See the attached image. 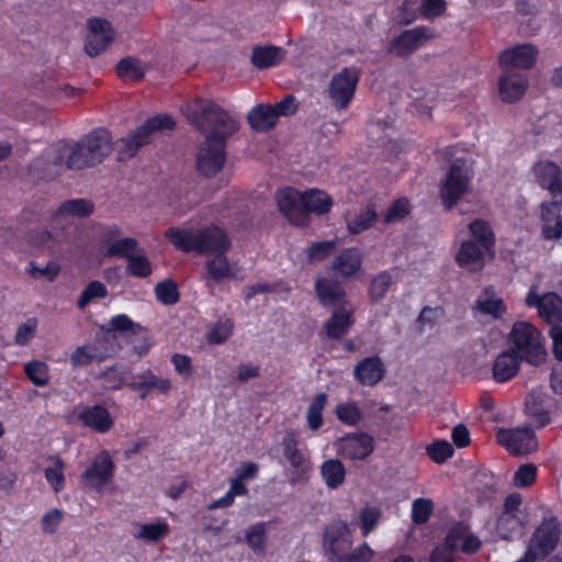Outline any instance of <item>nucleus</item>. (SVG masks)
<instances>
[{"label": "nucleus", "instance_id": "nucleus-36", "mask_svg": "<svg viewBox=\"0 0 562 562\" xmlns=\"http://www.w3.org/2000/svg\"><path fill=\"white\" fill-rule=\"evenodd\" d=\"M92 211L93 205L88 200L72 199L60 204L52 220L56 225H59L65 217H85L89 216Z\"/></svg>", "mask_w": 562, "mask_h": 562}, {"label": "nucleus", "instance_id": "nucleus-59", "mask_svg": "<svg viewBox=\"0 0 562 562\" xmlns=\"http://www.w3.org/2000/svg\"><path fill=\"white\" fill-rule=\"evenodd\" d=\"M247 544L255 551L261 552L266 544V527L263 524L251 526L245 536Z\"/></svg>", "mask_w": 562, "mask_h": 562}, {"label": "nucleus", "instance_id": "nucleus-64", "mask_svg": "<svg viewBox=\"0 0 562 562\" xmlns=\"http://www.w3.org/2000/svg\"><path fill=\"white\" fill-rule=\"evenodd\" d=\"M374 552L368 543L363 542L352 551L347 552L341 562H368L372 559Z\"/></svg>", "mask_w": 562, "mask_h": 562}, {"label": "nucleus", "instance_id": "nucleus-4", "mask_svg": "<svg viewBox=\"0 0 562 562\" xmlns=\"http://www.w3.org/2000/svg\"><path fill=\"white\" fill-rule=\"evenodd\" d=\"M442 156L451 160L440 182L439 195L446 210H451L470 189L473 172L469 161L463 156H457L454 147H447L441 151Z\"/></svg>", "mask_w": 562, "mask_h": 562}, {"label": "nucleus", "instance_id": "nucleus-14", "mask_svg": "<svg viewBox=\"0 0 562 562\" xmlns=\"http://www.w3.org/2000/svg\"><path fill=\"white\" fill-rule=\"evenodd\" d=\"M526 304L529 307H535L538 311L540 318L548 323L562 322V297L554 292H548L543 295L538 294L537 285H531L526 299Z\"/></svg>", "mask_w": 562, "mask_h": 562}, {"label": "nucleus", "instance_id": "nucleus-44", "mask_svg": "<svg viewBox=\"0 0 562 562\" xmlns=\"http://www.w3.org/2000/svg\"><path fill=\"white\" fill-rule=\"evenodd\" d=\"M65 464L59 457H50L44 467V476L55 493L65 487Z\"/></svg>", "mask_w": 562, "mask_h": 562}, {"label": "nucleus", "instance_id": "nucleus-5", "mask_svg": "<svg viewBox=\"0 0 562 562\" xmlns=\"http://www.w3.org/2000/svg\"><path fill=\"white\" fill-rule=\"evenodd\" d=\"M175 123L170 116L157 115L147 120L135 132L116 143L119 159H128L134 157L138 149L150 143L164 131L172 130Z\"/></svg>", "mask_w": 562, "mask_h": 562}, {"label": "nucleus", "instance_id": "nucleus-2", "mask_svg": "<svg viewBox=\"0 0 562 562\" xmlns=\"http://www.w3.org/2000/svg\"><path fill=\"white\" fill-rule=\"evenodd\" d=\"M113 149L112 138L106 130H95L81 138L75 146L58 145L54 151L53 164L58 167L56 172L64 169H85L93 167Z\"/></svg>", "mask_w": 562, "mask_h": 562}, {"label": "nucleus", "instance_id": "nucleus-20", "mask_svg": "<svg viewBox=\"0 0 562 562\" xmlns=\"http://www.w3.org/2000/svg\"><path fill=\"white\" fill-rule=\"evenodd\" d=\"M493 256L494 250H490L474 240H464L456 255V262L464 270L477 272L485 267L487 259L493 258Z\"/></svg>", "mask_w": 562, "mask_h": 562}, {"label": "nucleus", "instance_id": "nucleus-37", "mask_svg": "<svg viewBox=\"0 0 562 562\" xmlns=\"http://www.w3.org/2000/svg\"><path fill=\"white\" fill-rule=\"evenodd\" d=\"M108 355L101 350L99 342L94 341L77 347L70 355V364L76 369L93 361H102Z\"/></svg>", "mask_w": 562, "mask_h": 562}, {"label": "nucleus", "instance_id": "nucleus-28", "mask_svg": "<svg viewBox=\"0 0 562 562\" xmlns=\"http://www.w3.org/2000/svg\"><path fill=\"white\" fill-rule=\"evenodd\" d=\"M355 379L362 385H375L384 375V366L379 357H369L353 369Z\"/></svg>", "mask_w": 562, "mask_h": 562}, {"label": "nucleus", "instance_id": "nucleus-23", "mask_svg": "<svg viewBox=\"0 0 562 562\" xmlns=\"http://www.w3.org/2000/svg\"><path fill=\"white\" fill-rule=\"evenodd\" d=\"M355 306L351 303L335 307L331 317L325 323V330L329 338L339 339L345 336L355 323Z\"/></svg>", "mask_w": 562, "mask_h": 562}, {"label": "nucleus", "instance_id": "nucleus-31", "mask_svg": "<svg viewBox=\"0 0 562 562\" xmlns=\"http://www.w3.org/2000/svg\"><path fill=\"white\" fill-rule=\"evenodd\" d=\"M315 291L323 305L338 307L344 303H349L342 286L336 281L326 278L318 279L315 283Z\"/></svg>", "mask_w": 562, "mask_h": 562}, {"label": "nucleus", "instance_id": "nucleus-13", "mask_svg": "<svg viewBox=\"0 0 562 562\" xmlns=\"http://www.w3.org/2000/svg\"><path fill=\"white\" fill-rule=\"evenodd\" d=\"M496 438L513 454H528L538 447L535 432L529 427L499 429Z\"/></svg>", "mask_w": 562, "mask_h": 562}, {"label": "nucleus", "instance_id": "nucleus-61", "mask_svg": "<svg viewBox=\"0 0 562 562\" xmlns=\"http://www.w3.org/2000/svg\"><path fill=\"white\" fill-rule=\"evenodd\" d=\"M537 476V468L533 464L520 465L513 476V484L522 488L531 485Z\"/></svg>", "mask_w": 562, "mask_h": 562}, {"label": "nucleus", "instance_id": "nucleus-21", "mask_svg": "<svg viewBox=\"0 0 562 562\" xmlns=\"http://www.w3.org/2000/svg\"><path fill=\"white\" fill-rule=\"evenodd\" d=\"M552 398L541 390H532L526 397L525 412L538 428L547 426L551 418Z\"/></svg>", "mask_w": 562, "mask_h": 562}, {"label": "nucleus", "instance_id": "nucleus-8", "mask_svg": "<svg viewBox=\"0 0 562 562\" xmlns=\"http://www.w3.org/2000/svg\"><path fill=\"white\" fill-rule=\"evenodd\" d=\"M560 531L554 518L543 519L530 538L528 549L522 558L516 562H536L544 559L557 547Z\"/></svg>", "mask_w": 562, "mask_h": 562}, {"label": "nucleus", "instance_id": "nucleus-22", "mask_svg": "<svg viewBox=\"0 0 562 562\" xmlns=\"http://www.w3.org/2000/svg\"><path fill=\"white\" fill-rule=\"evenodd\" d=\"M532 172L538 183L550 191L557 203H562V178L559 167L551 161H539L533 166Z\"/></svg>", "mask_w": 562, "mask_h": 562}, {"label": "nucleus", "instance_id": "nucleus-45", "mask_svg": "<svg viewBox=\"0 0 562 562\" xmlns=\"http://www.w3.org/2000/svg\"><path fill=\"white\" fill-rule=\"evenodd\" d=\"M469 232L476 244L494 250L495 237L488 222L477 218L469 224Z\"/></svg>", "mask_w": 562, "mask_h": 562}, {"label": "nucleus", "instance_id": "nucleus-17", "mask_svg": "<svg viewBox=\"0 0 562 562\" xmlns=\"http://www.w3.org/2000/svg\"><path fill=\"white\" fill-rule=\"evenodd\" d=\"M302 192L293 188H282L276 193L279 211L296 226L306 225Z\"/></svg>", "mask_w": 562, "mask_h": 562}, {"label": "nucleus", "instance_id": "nucleus-11", "mask_svg": "<svg viewBox=\"0 0 562 562\" xmlns=\"http://www.w3.org/2000/svg\"><path fill=\"white\" fill-rule=\"evenodd\" d=\"M285 460L291 465L289 482L291 485L305 481L311 471V461L306 452L299 448V439L294 432H289L282 440Z\"/></svg>", "mask_w": 562, "mask_h": 562}, {"label": "nucleus", "instance_id": "nucleus-39", "mask_svg": "<svg viewBox=\"0 0 562 562\" xmlns=\"http://www.w3.org/2000/svg\"><path fill=\"white\" fill-rule=\"evenodd\" d=\"M149 66L135 57H125L116 66L117 76L126 82H136L144 78Z\"/></svg>", "mask_w": 562, "mask_h": 562}, {"label": "nucleus", "instance_id": "nucleus-7", "mask_svg": "<svg viewBox=\"0 0 562 562\" xmlns=\"http://www.w3.org/2000/svg\"><path fill=\"white\" fill-rule=\"evenodd\" d=\"M528 513L522 507V499L519 494L507 496L496 519L495 530L504 540H514L524 535L528 525Z\"/></svg>", "mask_w": 562, "mask_h": 562}, {"label": "nucleus", "instance_id": "nucleus-52", "mask_svg": "<svg viewBox=\"0 0 562 562\" xmlns=\"http://www.w3.org/2000/svg\"><path fill=\"white\" fill-rule=\"evenodd\" d=\"M335 412L337 418L348 426H355L362 418L361 411L355 402L338 404Z\"/></svg>", "mask_w": 562, "mask_h": 562}, {"label": "nucleus", "instance_id": "nucleus-32", "mask_svg": "<svg viewBox=\"0 0 562 562\" xmlns=\"http://www.w3.org/2000/svg\"><path fill=\"white\" fill-rule=\"evenodd\" d=\"M81 423L98 432H106L113 426V419L106 408L100 405H94L83 409L79 414Z\"/></svg>", "mask_w": 562, "mask_h": 562}, {"label": "nucleus", "instance_id": "nucleus-53", "mask_svg": "<svg viewBox=\"0 0 562 562\" xmlns=\"http://www.w3.org/2000/svg\"><path fill=\"white\" fill-rule=\"evenodd\" d=\"M127 271L138 278H146L151 273V266L143 249H139L128 259Z\"/></svg>", "mask_w": 562, "mask_h": 562}, {"label": "nucleus", "instance_id": "nucleus-24", "mask_svg": "<svg viewBox=\"0 0 562 562\" xmlns=\"http://www.w3.org/2000/svg\"><path fill=\"white\" fill-rule=\"evenodd\" d=\"M528 80L519 71H502L498 82L501 98L506 102L519 100L526 92Z\"/></svg>", "mask_w": 562, "mask_h": 562}, {"label": "nucleus", "instance_id": "nucleus-58", "mask_svg": "<svg viewBox=\"0 0 562 562\" xmlns=\"http://www.w3.org/2000/svg\"><path fill=\"white\" fill-rule=\"evenodd\" d=\"M411 205L407 199H397L383 216L385 224L397 223L409 214Z\"/></svg>", "mask_w": 562, "mask_h": 562}, {"label": "nucleus", "instance_id": "nucleus-33", "mask_svg": "<svg viewBox=\"0 0 562 562\" xmlns=\"http://www.w3.org/2000/svg\"><path fill=\"white\" fill-rule=\"evenodd\" d=\"M302 202L304 203V215L306 223L308 222V214L323 215L330 211L333 199L323 190L311 189L302 192Z\"/></svg>", "mask_w": 562, "mask_h": 562}, {"label": "nucleus", "instance_id": "nucleus-34", "mask_svg": "<svg viewBox=\"0 0 562 562\" xmlns=\"http://www.w3.org/2000/svg\"><path fill=\"white\" fill-rule=\"evenodd\" d=\"M247 121L254 131L263 133L276 126L278 113L272 105L259 104L248 113Z\"/></svg>", "mask_w": 562, "mask_h": 562}, {"label": "nucleus", "instance_id": "nucleus-60", "mask_svg": "<svg viewBox=\"0 0 562 562\" xmlns=\"http://www.w3.org/2000/svg\"><path fill=\"white\" fill-rule=\"evenodd\" d=\"M434 504L428 498H417L413 502L412 519L416 524H425L431 516Z\"/></svg>", "mask_w": 562, "mask_h": 562}, {"label": "nucleus", "instance_id": "nucleus-62", "mask_svg": "<svg viewBox=\"0 0 562 562\" xmlns=\"http://www.w3.org/2000/svg\"><path fill=\"white\" fill-rule=\"evenodd\" d=\"M392 279L391 276L387 272H382L379 276H376L371 283L370 286V297L373 301L381 300L386 292L389 291V288L391 285Z\"/></svg>", "mask_w": 562, "mask_h": 562}, {"label": "nucleus", "instance_id": "nucleus-41", "mask_svg": "<svg viewBox=\"0 0 562 562\" xmlns=\"http://www.w3.org/2000/svg\"><path fill=\"white\" fill-rule=\"evenodd\" d=\"M130 386L135 391L155 390L160 394H166L171 387V382L169 379L159 378L155 375L150 370H147L137 375L135 380L130 384Z\"/></svg>", "mask_w": 562, "mask_h": 562}, {"label": "nucleus", "instance_id": "nucleus-6", "mask_svg": "<svg viewBox=\"0 0 562 562\" xmlns=\"http://www.w3.org/2000/svg\"><path fill=\"white\" fill-rule=\"evenodd\" d=\"M509 342L517 355L530 364L538 366L546 359L541 334L529 322H516L513 325Z\"/></svg>", "mask_w": 562, "mask_h": 562}, {"label": "nucleus", "instance_id": "nucleus-27", "mask_svg": "<svg viewBox=\"0 0 562 562\" xmlns=\"http://www.w3.org/2000/svg\"><path fill=\"white\" fill-rule=\"evenodd\" d=\"M521 359L513 348L501 352L493 364V379L501 383L513 379L519 370Z\"/></svg>", "mask_w": 562, "mask_h": 562}, {"label": "nucleus", "instance_id": "nucleus-42", "mask_svg": "<svg viewBox=\"0 0 562 562\" xmlns=\"http://www.w3.org/2000/svg\"><path fill=\"white\" fill-rule=\"evenodd\" d=\"M321 475L328 488L336 490L344 483L346 470L341 461L329 459L321 465Z\"/></svg>", "mask_w": 562, "mask_h": 562}, {"label": "nucleus", "instance_id": "nucleus-38", "mask_svg": "<svg viewBox=\"0 0 562 562\" xmlns=\"http://www.w3.org/2000/svg\"><path fill=\"white\" fill-rule=\"evenodd\" d=\"M284 58V52L277 46H256L252 49L251 63L258 69L279 65Z\"/></svg>", "mask_w": 562, "mask_h": 562}, {"label": "nucleus", "instance_id": "nucleus-55", "mask_svg": "<svg viewBox=\"0 0 562 562\" xmlns=\"http://www.w3.org/2000/svg\"><path fill=\"white\" fill-rule=\"evenodd\" d=\"M108 295L105 285L100 281L90 282L81 292L77 305L79 308H85L92 300L102 299Z\"/></svg>", "mask_w": 562, "mask_h": 562}, {"label": "nucleus", "instance_id": "nucleus-25", "mask_svg": "<svg viewBox=\"0 0 562 562\" xmlns=\"http://www.w3.org/2000/svg\"><path fill=\"white\" fill-rule=\"evenodd\" d=\"M446 539L454 553L462 551L470 554L477 551L482 544L481 539L464 525L452 527Z\"/></svg>", "mask_w": 562, "mask_h": 562}, {"label": "nucleus", "instance_id": "nucleus-1", "mask_svg": "<svg viewBox=\"0 0 562 562\" xmlns=\"http://www.w3.org/2000/svg\"><path fill=\"white\" fill-rule=\"evenodd\" d=\"M182 114L206 137L196 154V168L205 176L216 175L224 166L225 143L237 130V121L209 99L195 98L181 105Z\"/></svg>", "mask_w": 562, "mask_h": 562}, {"label": "nucleus", "instance_id": "nucleus-3", "mask_svg": "<svg viewBox=\"0 0 562 562\" xmlns=\"http://www.w3.org/2000/svg\"><path fill=\"white\" fill-rule=\"evenodd\" d=\"M166 236L172 245L184 252L194 251L200 255L225 252L231 247L227 234L218 226L203 228H169Z\"/></svg>", "mask_w": 562, "mask_h": 562}, {"label": "nucleus", "instance_id": "nucleus-56", "mask_svg": "<svg viewBox=\"0 0 562 562\" xmlns=\"http://www.w3.org/2000/svg\"><path fill=\"white\" fill-rule=\"evenodd\" d=\"M428 457L436 463H443L452 457L454 449L447 440H438L426 448Z\"/></svg>", "mask_w": 562, "mask_h": 562}, {"label": "nucleus", "instance_id": "nucleus-35", "mask_svg": "<svg viewBox=\"0 0 562 562\" xmlns=\"http://www.w3.org/2000/svg\"><path fill=\"white\" fill-rule=\"evenodd\" d=\"M361 267V256L357 248H347L335 257L331 268L338 276L351 277Z\"/></svg>", "mask_w": 562, "mask_h": 562}, {"label": "nucleus", "instance_id": "nucleus-54", "mask_svg": "<svg viewBox=\"0 0 562 562\" xmlns=\"http://www.w3.org/2000/svg\"><path fill=\"white\" fill-rule=\"evenodd\" d=\"M38 328L36 317H30L16 328L14 335V344L18 346H26L35 336Z\"/></svg>", "mask_w": 562, "mask_h": 562}, {"label": "nucleus", "instance_id": "nucleus-63", "mask_svg": "<svg viewBox=\"0 0 562 562\" xmlns=\"http://www.w3.org/2000/svg\"><path fill=\"white\" fill-rule=\"evenodd\" d=\"M64 512L57 508L50 509L41 519V528L44 533L52 535L56 532L59 524L64 519Z\"/></svg>", "mask_w": 562, "mask_h": 562}, {"label": "nucleus", "instance_id": "nucleus-29", "mask_svg": "<svg viewBox=\"0 0 562 562\" xmlns=\"http://www.w3.org/2000/svg\"><path fill=\"white\" fill-rule=\"evenodd\" d=\"M475 308L492 319H501L507 312L503 299L492 288H485L475 301Z\"/></svg>", "mask_w": 562, "mask_h": 562}, {"label": "nucleus", "instance_id": "nucleus-15", "mask_svg": "<svg viewBox=\"0 0 562 562\" xmlns=\"http://www.w3.org/2000/svg\"><path fill=\"white\" fill-rule=\"evenodd\" d=\"M87 29L85 50L89 56L94 57L108 48L115 33L109 21L99 18L89 19Z\"/></svg>", "mask_w": 562, "mask_h": 562}, {"label": "nucleus", "instance_id": "nucleus-49", "mask_svg": "<svg viewBox=\"0 0 562 562\" xmlns=\"http://www.w3.org/2000/svg\"><path fill=\"white\" fill-rule=\"evenodd\" d=\"M155 295L157 301L164 305H173L179 301L178 286L170 279L164 280L156 284Z\"/></svg>", "mask_w": 562, "mask_h": 562}, {"label": "nucleus", "instance_id": "nucleus-18", "mask_svg": "<svg viewBox=\"0 0 562 562\" xmlns=\"http://www.w3.org/2000/svg\"><path fill=\"white\" fill-rule=\"evenodd\" d=\"M538 49L531 44H521L505 49L499 55L502 71H518L531 68L537 59Z\"/></svg>", "mask_w": 562, "mask_h": 562}, {"label": "nucleus", "instance_id": "nucleus-48", "mask_svg": "<svg viewBox=\"0 0 562 562\" xmlns=\"http://www.w3.org/2000/svg\"><path fill=\"white\" fill-rule=\"evenodd\" d=\"M139 250L138 243L133 237H125L119 240L113 241L108 250L106 255L112 257H122L130 259L133 255H135Z\"/></svg>", "mask_w": 562, "mask_h": 562}, {"label": "nucleus", "instance_id": "nucleus-43", "mask_svg": "<svg viewBox=\"0 0 562 562\" xmlns=\"http://www.w3.org/2000/svg\"><path fill=\"white\" fill-rule=\"evenodd\" d=\"M381 516L382 512L379 507L366 505L359 509L357 519L352 521V525L359 527L361 535L367 537L376 528Z\"/></svg>", "mask_w": 562, "mask_h": 562}, {"label": "nucleus", "instance_id": "nucleus-26", "mask_svg": "<svg viewBox=\"0 0 562 562\" xmlns=\"http://www.w3.org/2000/svg\"><path fill=\"white\" fill-rule=\"evenodd\" d=\"M561 205L562 203H557V200L541 204V235L546 240H559L562 237Z\"/></svg>", "mask_w": 562, "mask_h": 562}, {"label": "nucleus", "instance_id": "nucleus-19", "mask_svg": "<svg viewBox=\"0 0 562 562\" xmlns=\"http://www.w3.org/2000/svg\"><path fill=\"white\" fill-rule=\"evenodd\" d=\"M374 450L373 438L364 432H352L340 438L337 452L345 459L363 460Z\"/></svg>", "mask_w": 562, "mask_h": 562}, {"label": "nucleus", "instance_id": "nucleus-57", "mask_svg": "<svg viewBox=\"0 0 562 562\" xmlns=\"http://www.w3.org/2000/svg\"><path fill=\"white\" fill-rule=\"evenodd\" d=\"M234 324L231 319H220L209 330L207 340L212 344H222L229 338Z\"/></svg>", "mask_w": 562, "mask_h": 562}, {"label": "nucleus", "instance_id": "nucleus-50", "mask_svg": "<svg viewBox=\"0 0 562 562\" xmlns=\"http://www.w3.org/2000/svg\"><path fill=\"white\" fill-rule=\"evenodd\" d=\"M26 376L37 386H45L49 381L48 366L43 361H30L24 366Z\"/></svg>", "mask_w": 562, "mask_h": 562}, {"label": "nucleus", "instance_id": "nucleus-9", "mask_svg": "<svg viewBox=\"0 0 562 562\" xmlns=\"http://www.w3.org/2000/svg\"><path fill=\"white\" fill-rule=\"evenodd\" d=\"M359 79L360 70L356 67H346L333 75L327 94L336 109L344 110L350 104Z\"/></svg>", "mask_w": 562, "mask_h": 562}, {"label": "nucleus", "instance_id": "nucleus-47", "mask_svg": "<svg viewBox=\"0 0 562 562\" xmlns=\"http://www.w3.org/2000/svg\"><path fill=\"white\" fill-rule=\"evenodd\" d=\"M327 403V395L325 393H318L307 409V424L312 430H317L323 425V411Z\"/></svg>", "mask_w": 562, "mask_h": 562}, {"label": "nucleus", "instance_id": "nucleus-16", "mask_svg": "<svg viewBox=\"0 0 562 562\" xmlns=\"http://www.w3.org/2000/svg\"><path fill=\"white\" fill-rule=\"evenodd\" d=\"M434 37V32L426 26H417L402 32L398 36L394 37L387 47L390 54L396 56H408L425 43Z\"/></svg>", "mask_w": 562, "mask_h": 562}, {"label": "nucleus", "instance_id": "nucleus-12", "mask_svg": "<svg viewBox=\"0 0 562 562\" xmlns=\"http://www.w3.org/2000/svg\"><path fill=\"white\" fill-rule=\"evenodd\" d=\"M115 464L109 451H101L82 473V484L97 492H101L105 484H108L114 473Z\"/></svg>", "mask_w": 562, "mask_h": 562}, {"label": "nucleus", "instance_id": "nucleus-51", "mask_svg": "<svg viewBox=\"0 0 562 562\" xmlns=\"http://www.w3.org/2000/svg\"><path fill=\"white\" fill-rule=\"evenodd\" d=\"M25 271L35 280H46L52 282L59 273V266L56 262L49 261L44 267H40L34 261H31L26 266Z\"/></svg>", "mask_w": 562, "mask_h": 562}, {"label": "nucleus", "instance_id": "nucleus-10", "mask_svg": "<svg viewBox=\"0 0 562 562\" xmlns=\"http://www.w3.org/2000/svg\"><path fill=\"white\" fill-rule=\"evenodd\" d=\"M323 546L330 561L341 562L352 547V535L346 521L336 520L324 531Z\"/></svg>", "mask_w": 562, "mask_h": 562}, {"label": "nucleus", "instance_id": "nucleus-40", "mask_svg": "<svg viewBox=\"0 0 562 562\" xmlns=\"http://www.w3.org/2000/svg\"><path fill=\"white\" fill-rule=\"evenodd\" d=\"M169 526L166 521H156L150 524H135L133 529V538L140 541L158 542L166 537Z\"/></svg>", "mask_w": 562, "mask_h": 562}, {"label": "nucleus", "instance_id": "nucleus-46", "mask_svg": "<svg viewBox=\"0 0 562 562\" xmlns=\"http://www.w3.org/2000/svg\"><path fill=\"white\" fill-rule=\"evenodd\" d=\"M376 217L373 205L362 209L357 215L347 220L348 229L352 234H359L367 231Z\"/></svg>", "mask_w": 562, "mask_h": 562}, {"label": "nucleus", "instance_id": "nucleus-30", "mask_svg": "<svg viewBox=\"0 0 562 562\" xmlns=\"http://www.w3.org/2000/svg\"><path fill=\"white\" fill-rule=\"evenodd\" d=\"M212 256L213 258L205 263L207 283L237 278L238 270L228 261L225 252H216Z\"/></svg>", "mask_w": 562, "mask_h": 562}]
</instances>
